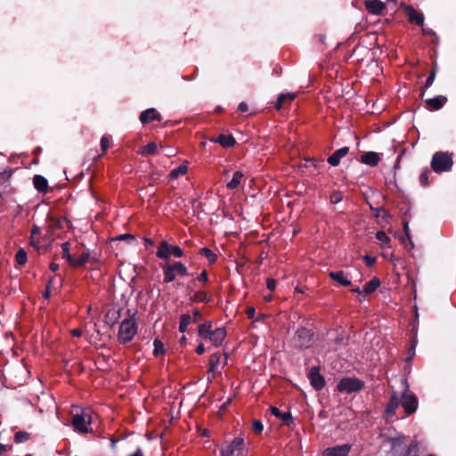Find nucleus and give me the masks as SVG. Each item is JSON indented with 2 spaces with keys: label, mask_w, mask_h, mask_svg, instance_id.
I'll list each match as a JSON object with an SVG mask.
<instances>
[{
  "label": "nucleus",
  "mask_w": 456,
  "mask_h": 456,
  "mask_svg": "<svg viewBox=\"0 0 456 456\" xmlns=\"http://www.w3.org/2000/svg\"><path fill=\"white\" fill-rule=\"evenodd\" d=\"M199 336L209 340L216 347L220 346L226 337V330L224 328L213 329L211 322L201 323L198 328Z\"/></svg>",
  "instance_id": "1"
},
{
  "label": "nucleus",
  "mask_w": 456,
  "mask_h": 456,
  "mask_svg": "<svg viewBox=\"0 0 456 456\" xmlns=\"http://www.w3.org/2000/svg\"><path fill=\"white\" fill-rule=\"evenodd\" d=\"M162 271L164 283H170L174 281L177 275L187 276L189 274L187 267L180 261L163 265Z\"/></svg>",
  "instance_id": "2"
},
{
  "label": "nucleus",
  "mask_w": 456,
  "mask_h": 456,
  "mask_svg": "<svg viewBox=\"0 0 456 456\" xmlns=\"http://www.w3.org/2000/svg\"><path fill=\"white\" fill-rule=\"evenodd\" d=\"M137 333V323L134 317L124 319L118 333V339L120 343H127L131 341Z\"/></svg>",
  "instance_id": "3"
},
{
  "label": "nucleus",
  "mask_w": 456,
  "mask_h": 456,
  "mask_svg": "<svg viewBox=\"0 0 456 456\" xmlns=\"http://www.w3.org/2000/svg\"><path fill=\"white\" fill-rule=\"evenodd\" d=\"M452 164V158L447 152L438 151L432 157L431 167L436 173L450 171Z\"/></svg>",
  "instance_id": "4"
},
{
  "label": "nucleus",
  "mask_w": 456,
  "mask_h": 456,
  "mask_svg": "<svg viewBox=\"0 0 456 456\" xmlns=\"http://www.w3.org/2000/svg\"><path fill=\"white\" fill-rule=\"evenodd\" d=\"M403 390L401 396V404L407 415L414 413L418 409V399L415 395L408 393L409 386L406 379L402 380Z\"/></svg>",
  "instance_id": "5"
},
{
  "label": "nucleus",
  "mask_w": 456,
  "mask_h": 456,
  "mask_svg": "<svg viewBox=\"0 0 456 456\" xmlns=\"http://www.w3.org/2000/svg\"><path fill=\"white\" fill-rule=\"evenodd\" d=\"M156 256L159 259L168 260L171 256L182 257L183 256V250L179 246L171 245L167 240H162L159 244Z\"/></svg>",
  "instance_id": "6"
},
{
  "label": "nucleus",
  "mask_w": 456,
  "mask_h": 456,
  "mask_svg": "<svg viewBox=\"0 0 456 456\" xmlns=\"http://www.w3.org/2000/svg\"><path fill=\"white\" fill-rule=\"evenodd\" d=\"M90 423L91 414L86 411L72 416V425L76 432L82 434L92 432V429L89 428Z\"/></svg>",
  "instance_id": "7"
},
{
  "label": "nucleus",
  "mask_w": 456,
  "mask_h": 456,
  "mask_svg": "<svg viewBox=\"0 0 456 456\" xmlns=\"http://www.w3.org/2000/svg\"><path fill=\"white\" fill-rule=\"evenodd\" d=\"M244 449V439L235 437L230 444L221 449V456H241Z\"/></svg>",
  "instance_id": "8"
},
{
  "label": "nucleus",
  "mask_w": 456,
  "mask_h": 456,
  "mask_svg": "<svg viewBox=\"0 0 456 456\" xmlns=\"http://www.w3.org/2000/svg\"><path fill=\"white\" fill-rule=\"evenodd\" d=\"M363 382L358 379L344 378L339 381L338 385V389L340 392L351 394L354 392L360 391L363 387Z\"/></svg>",
  "instance_id": "9"
},
{
  "label": "nucleus",
  "mask_w": 456,
  "mask_h": 456,
  "mask_svg": "<svg viewBox=\"0 0 456 456\" xmlns=\"http://www.w3.org/2000/svg\"><path fill=\"white\" fill-rule=\"evenodd\" d=\"M313 333L306 328H299L293 338V344L296 347L307 348L312 343Z\"/></svg>",
  "instance_id": "10"
},
{
  "label": "nucleus",
  "mask_w": 456,
  "mask_h": 456,
  "mask_svg": "<svg viewBox=\"0 0 456 456\" xmlns=\"http://www.w3.org/2000/svg\"><path fill=\"white\" fill-rule=\"evenodd\" d=\"M227 363V355L215 353L209 357V369L208 372L213 374V377L216 372H220L219 367L222 370Z\"/></svg>",
  "instance_id": "11"
},
{
  "label": "nucleus",
  "mask_w": 456,
  "mask_h": 456,
  "mask_svg": "<svg viewBox=\"0 0 456 456\" xmlns=\"http://www.w3.org/2000/svg\"><path fill=\"white\" fill-rule=\"evenodd\" d=\"M308 379L315 390H321L325 386L324 378L321 375L320 369L318 367L311 368L308 373Z\"/></svg>",
  "instance_id": "12"
},
{
  "label": "nucleus",
  "mask_w": 456,
  "mask_h": 456,
  "mask_svg": "<svg viewBox=\"0 0 456 456\" xmlns=\"http://www.w3.org/2000/svg\"><path fill=\"white\" fill-rule=\"evenodd\" d=\"M351 450L350 444L337 445L330 447L322 452V456H347Z\"/></svg>",
  "instance_id": "13"
},
{
  "label": "nucleus",
  "mask_w": 456,
  "mask_h": 456,
  "mask_svg": "<svg viewBox=\"0 0 456 456\" xmlns=\"http://www.w3.org/2000/svg\"><path fill=\"white\" fill-rule=\"evenodd\" d=\"M401 404V396L394 392L386 406L385 413L387 417H393L395 414L396 409Z\"/></svg>",
  "instance_id": "14"
},
{
  "label": "nucleus",
  "mask_w": 456,
  "mask_h": 456,
  "mask_svg": "<svg viewBox=\"0 0 456 456\" xmlns=\"http://www.w3.org/2000/svg\"><path fill=\"white\" fill-rule=\"evenodd\" d=\"M97 262V258L95 256H92L90 252L85 251L79 256H74V259L71 262V266L73 267H80L85 265L86 263L94 264Z\"/></svg>",
  "instance_id": "15"
},
{
  "label": "nucleus",
  "mask_w": 456,
  "mask_h": 456,
  "mask_svg": "<svg viewBox=\"0 0 456 456\" xmlns=\"http://www.w3.org/2000/svg\"><path fill=\"white\" fill-rule=\"evenodd\" d=\"M329 277L342 286H349L351 284V277L343 271H331Z\"/></svg>",
  "instance_id": "16"
},
{
  "label": "nucleus",
  "mask_w": 456,
  "mask_h": 456,
  "mask_svg": "<svg viewBox=\"0 0 456 456\" xmlns=\"http://www.w3.org/2000/svg\"><path fill=\"white\" fill-rule=\"evenodd\" d=\"M160 119V114L154 108L143 110L140 115V120L142 124H147L154 120L159 121Z\"/></svg>",
  "instance_id": "17"
},
{
  "label": "nucleus",
  "mask_w": 456,
  "mask_h": 456,
  "mask_svg": "<svg viewBox=\"0 0 456 456\" xmlns=\"http://www.w3.org/2000/svg\"><path fill=\"white\" fill-rule=\"evenodd\" d=\"M349 151L348 147H342L338 150H337L333 154H331L327 161L330 165L332 167H337L340 163V159L345 157Z\"/></svg>",
  "instance_id": "18"
},
{
  "label": "nucleus",
  "mask_w": 456,
  "mask_h": 456,
  "mask_svg": "<svg viewBox=\"0 0 456 456\" xmlns=\"http://www.w3.org/2000/svg\"><path fill=\"white\" fill-rule=\"evenodd\" d=\"M365 8L370 13L380 14L385 9V4L379 0H366Z\"/></svg>",
  "instance_id": "19"
},
{
  "label": "nucleus",
  "mask_w": 456,
  "mask_h": 456,
  "mask_svg": "<svg viewBox=\"0 0 456 456\" xmlns=\"http://www.w3.org/2000/svg\"><path fill=\"white\" fill-rule=\"evenodd\" d=\"M447 102V98L443 95H438L434 98L427 99L426 104L431 110H440Z\"/></svg>",
  "instance_id": "20"
},
{
  "label": "nucleus",
  "mask_w": 456,
  "mask_h": 456,
  "mask_svg": "<svg viewBox=\"0 0 456 456\" xmlns=\"http://www.w3.org/2000/svg\"><path fill=\"white\" fill-rule=\"evenodd\" d=\"M380 160L379 154L375 151H367L362 154L361 161L370 167H376Z\"/></svg>",
  "instance_id": "21"
},
{
  "label": "nucleus",
  "mask_w": 456,
  "mask_h": 456,
  "mask_svg": "<svg viewBox=\"0 0 456 456\" xmlns=\"http://www.w3.org/2000/svg\"><path fill=\"white\" fill-rule=\"evenodd\" d=\"M409 21L422 26L424 23V15L416 11L413 7H407Z\"/></svg>",
  "instance_id": "22"
},
{
  "label": "nucleus",
  "mask_w": 456,
  "mask_h": 456,
  "mask_svg": "<svg viewBox=\"0 0 456 456\" xmlns=\"http://www.w3.org/2000/svg\"><path fill=\"white\" fill-rule=\"evenodd\" d=\"M211 142H218L224 148H229L235 144L236 141L231 134H220L216 139H211Z\"/></svg>",
  "instance_id": "23"
},
{
  "label": "nucleus",
  "mask_w": 456,
  "mask_h": 456,
  "mask_svg": "<svg viewBox=\"0 0 456 456\" xmlns=\"http://www.w3.org/2000/svg\"><path fill=\"white\" fill-rule=\"evenodd\" d=\"M34 187L39 192H46L48 189V181L43 175H35L33 177Z\"/></svg>",
  "instance_id": "24"
},
{
  "label": "nucleus",
  "mask_w": 456,
  "mask_h": 456,
  "mask_svg": "<svg viewBox=\"0 0 456 456\" xmlns=\"http://www.w3.org/2000/svg\"><path fill=\"white\" fill-rule=\"evenodd\" d=\"M242 178H243V173L241 171H236L233 174L232 180L229 183H227V184H226L227 189L234 190V189L238 188L239 185L240 184Z\"/></svg>",
  "instance_id": "25"
},
{
  "label": "nucleus",
  "mask_w": 456,
  "mask_h": 456,
  "mask_svg": "<svg viewBox=\"0 0 456 456\" xmlns=\"http://www.w3.org/2000/svg\"><path fill=\"white\" fill-rule=\"evenodd\" d=\"M380 285V281L378 278H373L368 281L363 287V296L372 293Z\"/></svg>",
  "instance_id": "26"
},
{
  "label": "nucleus",
  "mask_w": 456,
  "mask_h": 456,
  "mask_svg": "<svg viewBox=\"0 0 456 456\" xmlns=\"http://www.w3.org/2000/svg\"><path fill=\"white\" fill-rule=\"evenodd\" d=\"M270 411L273 416L281 419L285 423H287L289 419H291V415L289 412H282L277 407L271 406Z\"/></svg>",
  "instance_id": "27"
},
{
  "label": "nucleus",
  "mask_w": 456,
  "mask_h": 456,
  "mask_svg": "<svg viewBox=\"0 0 456 456\" xmlns=\"http://www.w3.org/2000/svg\"><path fill=\"white\" fill-rule=\"evenodd\" d=\"M200 254L205 256L210 265L216 263L217 260V255L208 248H202L200 250Z\"/></svg>",
  "instance_id": "28"
},
{
  "label": "nucleus",
  "mask_w": 456,
  "mask_h": 456,
  "mask_svg": "<svg viewBox=\"0 0 456 456\" xmlns=\"http://www.w3.org/2000/svg\"><path fill=\"white\" fill-rule=\"evenodd\" d=\"M191 322L192 317L190 314H182L180 317L179 331L182 333L185 332L188 325L191 324Z\"/></svg>",
  "instance_id": "29"
},
{
  "label": "nucleus",
  "mask_w": 456,
  "mask_h": 456,
  "mask_svg": "<svg viewBox=\"0 0 456 456\" xmlns=\"http://www.w3.org/2000/svg\"><path fill=\"white\" fill-rule=\"evenodd\" d=\"M187 171H188V167L185 163H183V164L180 165L178 167L174 168L170 172L169 176L171 179H176L179 176L185 175L187 173Z\"/></svg>",
  "instance_id": "30"
},
{
  "label": "nucleus",
  "mask_w": 456,
  "mask_h": 456,
  "mask_svg": "<svg viewBox=\"0 0 456 456\" xmlns=\"http://www.w3.org/2000/svg\"><path fill=\"white\" fill-rule=\"evenodd\" d=\"M295 94H281L276 102V109L281 110L286 102H291L295 99Z\"/></svg>",
  "instance_id": "31"
},
{
  "label": "nucleus",
  "mask_w": 456,
  "mask_h": 456,
  "mask_svg": "<svg viewBox=\"0 0 456 456\" xmlns=\"http://www.w3.org/2000/svg\"><path fill=\"white\" fill-rule=\"evenodd\" d=\"M69 242H64L61 244V250H62V258L66 259L69 264L71 265V262L74 259L73 255L69 253Z\"/></svg>",
  "instance_id": "32"
},
{
  "label": "nucleus",
  "mask_w": 456,
  "mask_h": 456,
  "mask_svg": "<svg viewBox=\"0 0 456 456\" xmlns=\"http://www.w3.org/2000/svg\"><path fill=\"white\" fill-rule=\"evenodd\" d=\"M376 239L382 243V247L389 248L390 247V238L387 235V233L383 231H379L376 233Z\"/></svg>",
  "instance_id": "33"
},
{
  "label": "nucleus",
  "mask_w": 456,
  "mask_h": 456,
  "mask_svg": "<svg viewBox=\"0 0 456 456\" xmlns=\"http://www.w3.org/2000/svg\"><path fill=\"white\" fill-rule=\"evenodd\" d=\"M157 148L158 147L155 142H149L140 150L139 153L142 155H151L156 152Z\"/></svg>",
  "instance_id": "34"
},
{
  "label": "nucleus",
  "mask_w": 456,
  "mask_h": 456,
  "mask_svg": "<svg viewBox=\"0 0 456 456\" xmlns=\"http://www.w3.org/2000/svg\"><path fill=\"white\" fill-rule=\"evenodd\" d=\"M153 346H154V349H153L154 356L163 355L165 354L164 345L159 339H155L153 341Z\"/></svg>",
  "instance_id": "35"
},
{
  "label": "nucleus",
  "mask_w": 456,
  "mask_h": 456,
  "mask_svg": "<svg viewBox=\"0 0 456 456\" xmlns=\"http://www.w3.org/2000/svg\"><path fill=\"white\" fill-rule=\"evenodd\" d=\"M29 439V434L26 431H19L14 435V442L16 444H20L28 441Z\"/></svg>",
  "instance_id": "36"
},
{
  "label": "nucleus",
  "mask_w": 456,
  "mask_h": 456,
  "mask_svg": "<svg viewBox=\"0 0 456 456\" xmlns=\"http://www.w3.org/2000/svg\"><path fill=\"white\" fill-rule=\"evenodd\" d=\"M193 301L195 302H208L209 300V297L208 296V294L204 291H197L192 298H191Z\"/></svg>",
  "instance_id": "37"
},
{
  "label": "nucleus",
  "mask_w": 456,
  "mask_h": 456,
  "mask_svg": "<svg viewBox=\"0 0 456 456\" xmlns=\"http://www.w3.org/2000/svg\"><path fill=\"white\" fill-rule=\"evenodd\" d=\"M15 259L19 265H24L27 262L26 251L22 248L19 249L15 255Z\"/></svg>",
  "instance_id": "38"
},
{
  "label": "nucleus",
  "mask_w": 456,
  "mask_h": 456,
  "mask_svg": "<svg viewBox=\"0 0 456 456\" xmlns=\"http://www.w3.org/2000/svg\"><path fill=\"white\" fill-rule=\"evenodd\" d=\"M343 200V194L339 191H333L330 196V200L332 204H338Z\"/></svg>",
  "instance_id": "39"
},
{
  "label": "nucleus",
  "mask_w": 456,
  "mask_h": 456,
  "mask_svg": "<svg viewBox=\"0 0 456 456\" xmlns=\"http://www.w3.org/2000/svg\"><path fill=\"white\" fill-rule=\"evenodd\" d=\"M252 429L255 433L260 434L264 429V426L260 420H254L252 423Z\"/></svg>",
  "instance_id": "40"
},
{
  "label": "nucleus",
  "mask_w": 456,
  "mask_h": 456,
  "mask_svg": "<svg viewBox=\"0 0 456 456\" xmlns=\"http://www.w3.org/2000/svg\"><path fill=\"white\" fill-rule=\"evenodd\" d=\"M428 175L429 171L426 169L419 175V182L423 186H427L428 184Z\"/></svg>",
  "instance_id": "41"
},
{
  "label": "nucleus",
  "mask_w": 456,
  "mask_h": 456,
  "mask_svg": "<svg viewBox=\"0 0 456 456\" xmlns=\"http://www.w3.org/2000/svg\"><path fill=\"white\" fill-rule=\"evenodd\" d=\"M110 147V140L107 136H102L101 139V148L102 151H107Z\"/></svg>",
  "instance_id": "42"
},
{
  "label": "nucleus",
  "mask_w": 456,
  "mask_h": 456,
  "mask_svg": "<svg viewBox=\"0 0 456 456\" xmlns=\"http://www.w3.org/2000/svg\"><path fill=\"white\" fill-rule=\"evenodd\" d=\"M435 77H436V72L432 71L426 80L425 87L428 88V87L431 86V85L433 84V82L435 80Z\"/></svg>",
  "instance_id": "43"
},
{
  "label": "nucleus",
  "mask_w": 456,
  "mask_h": 456,
  "mask_svg": "<svg viewBox=\"0 0 456 456\" xmlns=\"http://www.w3.org/2000/svg\"><path fill=\"white\" fill-rule=\"evenodd\" d=\"M363 260L367 266H372L376 263V258L368 255L363 256Z\"/></svg>",
  "instance_id": "44"
},
{
  "label": "nucleus",
  "mask_w": 456,
  "mask_h": 456,
  "mask_svg": "<svg viewBox=\"0 0 456 456\" xmlns=\"http://www.w3.org/2000/svg\"><path fill=\"white\" fill-rule=\"evenodd\" d=\"M417 450H418V444L416 442H412L409 445V447H408V449H407V451L405 452V456L410 455L412 452H416Z\"/></svg>",
  "instance_id": "45"
},
{
  "label": "nucleus",
  "mask_w": 456,
  "mask_h": 456,
  "mask_svg": "<svg viewBox=\"0 0 456 456\" xmlns=\"http://www.w3.org/2000/svg\"><path fill=\"white\" fill-rule=\"evenodd\" d=\"M266 287L269 290H274L276 287V281L274 279L269 278L266 280Z\"/></svg>",
  "instance_id": "46"
},
{
  "label": "nucleus",
  "mask_w": 456,
  "mask_h": 456,
  "mask_svg": "<svg viewBox=\"0 0 456 456\" xmlns=\"http://www.w3.org/2000/svg\"><path fill=\"white\" fill-rule=\"evenodd\" d=\"M197 280L199 281L206 283L208 281V274L206 271H203L198 277Z\"/></svg>",
  "instance_id": "47"
},
{
  "label": "nucleus",
  "mask_w": 456,
  "mask_h": 456,
  "mask_svg": "<svg viewBox=\"0 0 456 456\" xmlns=\"http://www.w3.org/2000/svg\"><path fill=\"white\" fill-rule=\"evenodd\" d=\"M403 230H404V233H405L407 239L410 240V243L411 244V247L413 248V243L411 240V237H410V233H409V224L407 222L404 223V224H403Z\"/></svg>",
  "instance_id": "48"
},
{
  "label": "nucleus",
  "mask_w": 456,
  "mask_h": 456,
  "mask_svg": "<svg viewBox=\"0 0 456 456\" xmlns=\"http://www.w3.org/2000/svg\"><path fill=\"white\" fill-rule=\"evenodd\" d=\"M40 232H41V229H40V227H39V226H37V225H36V224H35V225H33V227H32V229H31V236H32V237H35L36 235L40 234Z\"/></svg>",
  "instance_id": "49"
},
{
  "label": "nucleus",
  "mask_w": 456,
  "mask_h": 456,
  "mask_svg": "<svg viewBox=\"0 0 456 456\" xmlns=\"http://www.w3.org/2000/svg\"><path fill=\"white\" fill-rule=\"evenodd\" d=\"M238 110L240 112H246L248 110V105L246 102H240L238 106Z\"/></svg>",
  "instance_id": "50"
},
{
  "label": "nucleus",
  "mask_w": 456,
  "mask_h": 456,
  "mask_svg": "<svg viewBox=\"0 0 456 456\" xmlns=\"http://www.w3.org/2000/svg\"><path fill=\"white\" fill-rule=\"evenodd\" d=\"M380 213H383L384 217L388 216L387 212L384 208H378L375 209V216H379L380 215Z\"/></svg>",
  "instance_id": "51"
},
{
  "label": "nucleus",
  "mask_w": 456,
  "mask_h": 456,
  "mask_svg": "<svg viewBox=\"0 0 456 456\" xmlns=\"http://www.w3.org/2000/svg\"><path fill=\"white\" fill-rule=\"evenodd\" d=\"M205 352V346L202 343L199 344V346L196 348V353L198 354H202Z\"/></svg>",
  "instance_id": "52"
},
{
  "label": "nucleus",
  "mask_w": 456,
  "mask_h": 456,
  "mask_svg": "<svg viewBox=\"0 0 456 456\" xmlns=\"http://www.w3.org/2000/svg\"><path fill=\"white\" fill-rule=\"evenodd\" d=\"M39 244H40L39 240H36L35 237H32L30 235V245L35 247V248H38Z\"/></svg>",
  "instance_id": "53"
},
{
  "label": "nucleus",
  "mask_w": 456,
  "mask_h": 456,
  "mask_svg": "<svg viewBox=\"0 0 456 456\" xmlns=\"http://www.w3.org/2000/svg\"><path fill=\"white\" fill-rule=\"evenodd\" d=\"M71 335L74 337H80L82 335V331L79 329H74L71 330Z\"/></svg>",
  "instance_id": "54"
},
{
  "label": "nucleus",
  "mask_w": 456,
  "mask_h": 456,
  "mask_svg": "<svg viewBox=\"0 0 456 456\" xmlns=\"http://www.w3.org/2000/svg\"><path fill=\"white\" fill-rule=\"evenodd\" d=\"M126 239H134V237L130 234H121L118 237H117V240H126Z\"/></svg>",
  "instance_id": "55"
},
{
  "label": "nucleus",
  "mask_w": 456,
  "mask_h": 456,
  "mask_svg": "<svg viewBox=\"0 0 456 456\" xmlns=\"http://www.w3.org/2000/svg\"><path fill=\"white\" fill-rule=\"evenodd\" d=\"M128 456H143V452L141 448H137V450L134 453Z\"/></svg>",
  "instance_id": "56"
},
{
  "label": "nucleus",
  "mask_w": 456,
  "mask_h": 456,
  "mask_svg": "<svg viewBox=\"0 0 456 456\" xmlns=\"http://www.w3.org/2000/svg\"><path fill=\"white\" fill-rule=\"evenodd\" d=\"M200 314L199 311H195L193 313V318H192V322H196L200 317Z\"/></svg>",
  "instance_id": "57"
},
{
  "label": "nucleus",
  "mask_w": 456,
  "mask_h": 456,
  "mask_svg": "<svg viewBox=\"0 0 456 456\" xmlns=\"http://www.w3.org/2000/svg\"><path fill=\"white\" fill-rule=\"evenodd\" d=\"M50 268H51V270H52L53 272H55V271H57V270L59 269V265H58V264H56V263H52V264L50 265Z\"/></svg>",
  "instance_id": "58"
},
{
  "label": "nucleus",
  "mask_w": 456,
  "mask_h": 456,
  "mask_svg": "<svg viewBox=\"0 0 456 456\" xmlns=\"http://www.w3.org/2000/svg\"><path fill=\"white\" fill-rule=\"evenodd\" d=\"M7 451V445L0 443V454H3Z\"/></svg>",
  "instance_id": "59"
},
{
  "label": "nucleus",
  "mask_w": 456,
  "mask_h": 456,
  "mask_svg": "<svg viewBox=\"0 0 456 456\" xmlns=\"http://www.w3.org/2000/svg\"><path fill=\"white\" fill-rule=\"evenodd\" d=\"M254 314H255V308L250 307V308L248 309V317L252 318Z\"/></svg>",
  "instance_id": "60"
},
{
  "label": "nucleus",
  "mask_w": 456,
  "mask_h": 456,
  "mask_svg": "<svg viewBox=\"0 0 456 456\" xmlns=\"http://www.w3.org/2000/svg\"><path fill=\"white\" fill-rule=\"evenodd\" d=\"M352 292H355L360 295H363V289H360L359 288L352 289Z\"/></svg>",
  "instance_id": "61"
},
{
  "label": "nucleus",
  "mask_w": 456,
  "mask_h": 456,
  "mask_svg": "<svg viewBox=\"0 0 456 456\" xmlns=\"http://www.w3.org/2000/svg\"><path fill=\"white\" fill-rule=\"evenodd\" d=\"M49 288H50V284H48L47 287H46V290L45 292V297H50V289H49Z\"/></svg>",
  "instance_id": "62"
},
{
  "label": "nucleus",
  "mask_w": 456,
  "mask_h": 456,
  "mask_svg": "<svg viewBox=\"0 0 456 456\" xmlns=\"http://www.w3.org/2000/svg\"><path fill=\"white\" fill-rule=\"evenodd\" d=\"M145 242L150 245H153L154 241L151 239H145Z\"/></svg>",
  "instance_id": "63"
},
{
  "label": "nucleus",
  "mask_w": 456,
  "mask_h": 456,
  "mask_svg": "<svg viewBox=\"0 0 456 456\" xmlns=\"http://www.w3.org/2000/svg\"><path fill=\"white\" fill-rule=\"evenodd\" d=\"M116 443L117 441L115 439H111L110 440V444H111V447L114 449L116 447Z\"/></svg>",
  "instance_id": "64"
}]
</instances>
